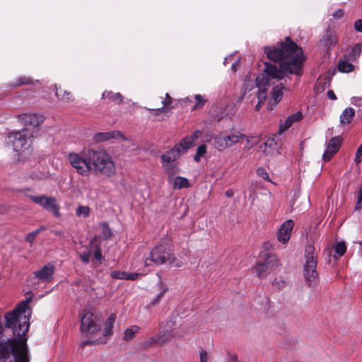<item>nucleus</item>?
Masks as SVG:
<instances>
[{
  "mask_svg": "<svg viewBox=\"0 0 362 362\" xmlns=\"http://www.w3.org/2000/svg\"><path fill=\"white\" fill-rule=\"evenodd\" d=\"M264 52L268 59L275 64H264V73L256 78V85L259 90L257 93L259 103H264L267 98L270 79L281 80L286 73L301 75L303 54L302 49L290 37H287L278 47H266Z\"/></svg>",
  "mask_w": 362,
  "mask_h": 362,
  "instance_id": "obj_1",
  "label": "nucleus"
},
{
  "mask_svg": "<svg viewBox=\"0 0 362 362\" xmlns=\"http://www.w3.org/2000/svg\"><path fill=\"white\" fill-rule=\"evenodd\" d=\"M30 300L21 302L11 312L5 315L6 328L12 329L14 338L0 342V360L3 362H30L25 334L29 329L31 310Z\"/></svg>",
  "mask_w": 362,
  "mask_h": 362,
  "instance_id": "obj_2",
  "label": "nucleus"
},
{
  "mask_svg": "<svg viewBox=\"0 0 362 362\" xmlns=\"http://www.w3.org/2000/svg\"><path fill=\"white\" fill-rule=\"evenodd\" d=\"M87 157L91 160L90 173L105 177H110L115 174V163L106 152L88 149Z\"/></svg>",
  "mask_w": 362,
  "mask_h": 362,
  "instance_id": "obj_3",
  "label": "nucleus"
},
{
  "mask_svg": "<svg viewBox=\"0 0 362 362\" xmlns=\"http://www.w3.org/2000/svg\"><path fill=\"white\" fill-rule=\"evenodd\" d=\"M174 260L175 256L171 248L170 240L165 237L152 249L148 257L145 259L144 264L146 267H151L173 263Z\"/></svg>",
  "mask_w": 362,
  "mask_h": 362,
  "instance_id": "obj_4",
  "label": "nucleus"
},
{
  "mask_svg": "<svg viewBox=\"0 0 362 362\" xmlns=\"http://www.w3.org/2000/svg\"><path fill=\"white\" fill-rule=\"evenodd\" d=\"M317 264V254L314 246L311 245H307L305 252V263L303 272L305 283L310 287L315 286L318 281Z\"/></svg>",
  "mask_w": 362,
  "mask_h": 362,
  "instance_id": "obj_5",
  "label": "nucleus"
},
{
  "mask_svg": "<svg viewBox=\"0 0 362 362\" xmlns=\"http://www.w3.org/2000/svg\"><path fill=\"white\" fill-rule=\"evenodd\" d=\"M213 141L215 148L218 151H223L238 142H243L245 141L247 144H249L250 139L249 136L242 134L240 132L234 131L228 134L221 133L214 136L213 137Z\"/></svg>",
  "mask_w": 362,
  "mask_h": 362,
  "instance_id": "obj_6",
  "label": "nucleus"
},
{
  "mask_svg": "<svg viewBox=\"0 0 362 362\" xmlns=\"http://www.w3.org/2000/svg\"><path fill=\"white\" fill-rule=\"evenodd\" d=\"M88 151L79 154L70 153L68 155V160L76 172L82 176H88L91 171V160L88 157Z\"/></svg>",
  "mask_w": 362,
  "mask_h": 362,
  "instance_id": "obj_7",
  "label": "nucleus"
},
{
  "mask_svg": "<svg viewBox=\"0 0 362 362\" xmlns=\"http://www.w3.org/2000/svg\"><path fill=\"white\" fill-rule=\"evenodd\" d=\"M181 150L177 146L165 152L161 156V163L165 171L173 176L177 173L175 161L180 156Z\"/></svg>",
  "mask_w": 362,
  "mask_h": 362,
  "instance_id": "obj_8",
  "label": "nucleus"
},
{
  "mask_svg": "<svg viewBox=\"0 0 362 362\" xmlns=\"http://www.w3.org/2000/svg\"><path fill=\"white\" fill-rule=\"evenodd\" d=\"M99 318L94 316L93 313L88 308H85L82 313L81 320V331L84 333H95L100 330Z\"/></svg>",
  "mask_w": 362,
  "mask_h": 362,
  "instance_id": "obj_9",
  "label": "nucleus"
},
{
  "mask_svg": "<svg viewBox=\"0 0 362 362\" xmlns=\"http://www.w3.org/2000/svg\"><path fill=\"white\" fill-rule=\"evenodd\" d=\"M29 198L35 204L42 206L45 210L52 213L56 218H60V206L57 204V199L54 197H48L45 195L33 196L30 195Z\"/></svg>",
  "mask_w": 362,
  "mask_h": 362,
  "instance_id": "obj_10",
  "label": "nucleus"
},
{
  "mask_svg": "<svg viewBox=\"0 0 362 362\" xmlns=\"http://www.w3.org/2000/svg\"><path fill=\"white\" fill-rule=\"evenodd\" d=\"M279 264V260L275 255L266 254L264 260L259 262L255 267V272L259 278L269 274Z\"/></svg>",
  "mask_w": 362,
  "mask_h": 362,
  "instance_id": "obj_11",
  "label": "nucleus"
},
{
  "mask_svg": "<svg viewBox=\"0 0 362 362\" xmlns=\"http://www.w3.org/2000/svg\"><path fill=\"white\" fill-rule=\"evenodd\" d=\"M8 144H11L16 152L23 151L29 147L27 138L21 132H11L8 135Z\"/></svg>",
  "mask_w": 362,
  "mask_h": 362,
  "instance_id": "obj_12",
  "label": "nucleus"
},
{
  "mask_svg": "<svg viewBox=\"0 0 362 362\" xmlns=\"http://www.w3.org/2000/svg\"><path fill=\"white\" fill-rule=\"evenodd\" d=\"M342 143V138L340 136H334L328 141L326 149L322 155L324 161H329L332 157L339 151Z\"/></svg>",
  "mask_w": 362,
  "mask_h": 362,
  "instance_id": "obj_13",
  "label": "nucleus"
},
{
  "mask_svg": "<svg viewBox=\"0 0 362 362\" xmlns=\"http://www.w3.org/2000/svg\"><path fill=\"white\" fill-rule=\"evenodd\" d=\"M293 226L294 222L293 220L289 219L284 221L277 232L278 240L283 244L286 243L291 238V233Z\"/></svg>",
  "mask_w": 362,
  "mask_h": 362,
  "instance_id": "obj_14",
  "label": "nucleus"
},
{
  "mask_svg": "<svg viewBox=\"0 0 362 362\" xmlns=\"http://www.w3.org/2000/svg\"><path fill=\"white\" fill-rule=\"evenodd\" d=\"M54 267L48 264L43 266L39 271L34 273L35 277L42 282H49L53 278Z\"/></svg>",
  "mask_w": 362,
  "mask_h": 362,
  "instance_id": "obj_15",
  "label": "nucleus"
},
{
  "mask_svg": "<svg viewBox=\"0 0 362 362\" xmlns=\"http://www.w3.org/2000/svg\"><path fill=\"white\" fill-rule=\"evenodd\" d=\"M338 42L336 33L329 28L327 29L326 33L319 41V46L327 50L334 46Z\"/></svg>",
  "mask_w": 362,
  "mask_h": 362,
  "instance_id": "obj_16",
  "label": "nucleus"
},
{
  "mask_svg": "<svg viewBox=\"0 0 362 362\" xmlns=\"http://www.w3.org/2000/svg\"><path fill=\"white\" fill-rule=\"evenodd\" d=\"M19 121L25 126L36 127L43 121L42 116L37 114H22L18 115Z\"/></svg>",
  "mask_w": 362,
  "mask_h": 362,
  "instance_id": "obj_17",
  "label": "nucleus"
},
{
  "mask_svg": "<svg viewBox=\"0 0 362 362\" xmlns=\"http://www.w3.org/2000/svg\"><path fill=\"white\" fill-rule=\"evenodd\" d=\"M101 100H104L105 104L115 103L122 104L124 97L120 93H114L112 90H105L101 96Z\"/></svg>",
  "mask_w": 362,
  "mask_h": 362,
  "instance_id": "obj_18",
  "label": "nucleus"
},
{
  "mask_svg": "<svg viewBox=\"0 0 362 362\" xmlns=\"http://www.w3.org/2000/svg\"><path fill=\"white\" fill-rule=\"evenodd\" d=\"M121 138L123 140H125L126 138L119 131H110L108 132H99L97 133L94 139L96 141H107L110 139H118Z\"/></svg>",
  "mask_w": 362,
  "mask_h": 362,
  "instance_id": "obj_19",
  "label": "nucleus"
},
{
  "mask_svg": "<svg viewBox=\"0 0 362 362\" xmlns=\"http://www.w3.org/2000/svg\"><path fill=\"white\" fill-rule=\"evenodd\" d=\"M55 87V95L58 98L59 100L63 103H71L74 100V97L71 93L67 91L66 90H64L61 88V86H58L57 84L54 85Z\"/></svg>",
  "mask_w": 362,
  "mask_h": 362,
  "instance_id": "obj_20",
  "label": "nucleus"
},
{
  "mask_svg": "<svg viewBox=\"0 0 362 362\" xmlns=\"http://www.w3.org/2000/svg\"><path fill=\"white\" fill-rule=\"evenodd\" d=\"M303 118V114L298 111L289 115L283 124L280 125V131H286L293 123L300 121Z\"/></svg>",
  "mask_w": 362,
  "mask_h": 362,
  "instance_id": "obj_21",
  "label": "nucleus"
},
{
  "mask_svg": "<svg viewBox=\"0 0 362 362\" xmlns=\"http://www.w3.org/2000/svg\"><path fill=\"white\" fill-rule=\"evenodd\" d=\"M355 116V111L352 107H346L340 115V124L342 126L349 124Z\"/></svg>",
  "mask_w": 362,
  "mask_h": 362,
  "instance_id": "obj_22",
  "label": "nucleus"
},
{
  "mask_svg": "<svg viewBox=\"0 0 362 362\" xmlns=\"http://www.w3.org/2000/svg\"><path fill=\"white\" fill-rule=\"evenodd\" d=\"M347 59V55H344L343 59H340L338 62V70L342 73H349L354 71V65Z\"/></svg>",
  "mask_w": 362,
  "mask_h": 362,
  "instance_id": "obj_23",
  "label": "nucleus"
},
{
  "mask_svg": "<svg viewBox=\"0 0 362 362\" xmlns=\"http://www.w3.org/2000/svg\"><path fill=\"white\" fill-rule=\"evenodd\" d=\"M283 88L284 87L282 83H279L273 88V92L269 104H272V101H273V105H275L281 100L283 96Z\"/></svg>",
  "mask_w": 362,
  "mask_h": 362,
  "instance_id": "obj_24",
  "label": "nucleus"
},
{
  "mask_svg": "<svg viewBox=\"0 0 362 362\" xmlns=\"http://www.w3.org/2000/svg\"><path fill=\"white\" fill-rule=\"evenodd\" d=\"M116 320V315L112 313L107 319L103 330L104 337H110L112 334V328Z\"/></svg>",
  "mask_w": 362,
  "mask_h": 362,
  "instance_id": "obj_25",
  "label": "nucleus"
},
{
  "mask_svg": "<svg viewBox=\"0 0 362 362\" xmlns=\"http://www.w3.org/2000/svg\"><path fill=\"white\" fill-rule=\"evenodd\" d=\"M194 145V139L189 136L183 138L177 144V147L181 150V154L185 153Z\"/></svg>",
  "mask_w": 362,
  "mask_h": 362,
  "instance_id": "obj_26",
  "label": "nucleus"
},
{
  "mask_svg": "<svg viewBox=\"0 0 362 362\" xmlns=\"http://www.w3.org/2000/svg\"><path fill=\"white\" fill-rule=\"evenodd\" d=\"M140 330V327L137 325L131 326L129 328H127L124 332V339L126 341L132 340L136 334L139 332Z\"/></svg>",
  "mask_w": 362,
  "mask_h": 362,
  "instance_id": "obj_27",
  "label": "nucleus"
},
{
  "mask_svg": "<svg viewBox=\"0 0 362 362\" xmlns=\"http://www.w3.org/2000/svg\"><path fill=\"white\" fill-rule=\"evenodd\" d=\"M361 47H362V44H361V43L356 44L351 48V52L346 54V55H347V59L349 60L354 61V60H356L357 58H358L361 54V50H362Z\"/></svg>",
  "mask_w": 362,
  "mask_h": 362,
  "instance_id": "obj_28",
  "label": "nucleus"
},
{
  "mask_svg": "<svg viewBox=\"0 0 362 362\" xmlns=\"http://www.w3.org/2000/svg\"><path fill=\"white\" fill-rule=\"evenodd\" d=\"M189 186L188 180L183 177H177L174 182L175 189H182Z\"/></svg>",
  "mask_w": 362,
  "mask_h": 362,
  "instance_id": "obj_29",
  "label": "nucleus"
},
{
  "mask_svg": "<svg viewBox=\"0 0 362 362\" xmlns=\"http://www.w3.org/2000/svg\"><path fill=\"white\" fill-rule=\"evenodd\" d=\"M334 250L335 254L338 255V257L343 256L346 251V246L345 243L344 242H338L334 246Z\"/></svg>",
  "mask_w": 362,
  "mask_h": 362,
  "instance_id": "obj_30",
  "label": "nucleus"
},
{
  "mask_svg": "<svg viewBox=\"0 0 362 362\" xmlns=\"http://www.w3.org/2000/svg\"><path fill=\"white\" fill-rule=\"evenodd\" d=\"M90 208L88 206H78L76 210V214L77 216H83L86 218L89 216Z\"/></svg>",
  "mask_w": 362,
  "mask_h": 362,
  "instance_id": "obj_31",
  "label": "nucleus"
},
{
  "mask_svg": "<svg viewBox=\"0 0 362 362\" xmlns=\"http://www.w3.org/2000/svg\"><path fill=\"white\" fill-rule=\"evenodd\" d=\"M44 230H45V228L42 226L35 230H33L28 233L25 237V240L30 243H33L36 236Z\"/></svg>",
  "mask_w": 362,
  "mask_h": 362,
  "instance_id": "obj_32",
  "label": "nucleus"
},
{
  "mask_svg": "<svg viewBox=\"0 0 362 362\" xmlns=\"http://www.w3.org/2000/svg\"><path fill=\"white\" fill-rule=\"evenodd\" d=\"M102 227V233L104 238L107 239L110 238L112 235V231L107 224V223L104 222L101 223Z\"/></svg>",
  "mask_w": 362,
  "mask_h": 362,
  "instance_id": "obj_33",
  "label": "nucleus"
},
{
  "mask_svg": "<svg viewBox=\"0 0 362 362\" xmlns=\"http://www.w3.org/2000/svg\"><path fill=\"white\" fill-rule=\"evenodd\" d=\"M194 98L196 100V103L194 106L192 107V110H196L202 107L206 102L203 97L201 95H196L194 96Z\"/></svg>",
  "mask_w": 362,
  "mask_h": 362,
  "instance_id": "obj_34",
  "label": "nucleus"
},
{
  "mask_svg": "<svg viewBox=\"0 0 362 362\" xmlns=\"http://www.w3.org/2000/svg\"><path fill=\"white\" fill-rule=\"evenodd\" d=\"M106 341L107 340L104 339H98L96 340H86L82 342L81 345L85 346L88 345L103 344H105Z\"/></svg>",
  "mask_w": 362,
  "mask_h": 362,
  "instance_id": "obj_35",
  "label": "nucleus"
},
{
  "mask_svg": "<svg viewBox=\"0 0 362 362\" xmlns=\"http://www.w3.org/2000/svg\"><path fill=\"white\" fill-rule=\"evenodd\" d=\"M31 78L28 76H21L16 81V86H21L23 85H28L32 83Z\"/></svg>",
  "mask_w": 362,
  "mask_h": 362,
  "instance_id": "obj_36",
  "label": "nucleus"
},
{
  "mask_svg": "<svg viewBox=\"0 0 362 362\" xmlns=\"http://www.w3.org/2000/svg\"><path fill=\"white\" fill-rule=\"evenodd\" d=\"M127 273L121 271H113L111 272V277L116 279H127Z\"/></svg>",
  "mask_w": 362,
  "mask_h": 362,
  "instance_id": "obj_37",
  "label": "nucleus"
},
{
  "mask_svg": "<svg viewBox=\"0 0 362 362\" xmlns=\"http://www.w3.org/2000/svg\"><path fill=\"white\" fill-rule=\"evenodd\" d=\"M149 112L154 116H158L160 114L166 113L169 112V108H166L165 107H162L156 109H148Z\"/></svg>",
  "mask_w": 362,
  "mask_h": 362,
  "instance_id": "obj_38",
  "label": "nucleus"
},
{
  "mask_svg": "<svg viewBox=\"0 0 362 362\" xmlns=\"http://www.w3.org/2000/svg\"><path fill=\"white\" fill-rule=\"evenodd\" d=\"M173 99L168 93L165 94V97L164 100L162 101L163 107H165L166 108H169V110L171 109L170 105L172 103Z\"/></svg>",
  "mask_w": 362,
  "mask_h": 362,
  "instance_id": "obj_39",
  "label": "nucleus"
},
{
  "mask_svg": "<svg viewBox=\"0 0 362 362\" xmlns=\"http://www.w3.org/2000/svg\"><path fill=\"white\" fill-rule=\"evenodd\" d=\"M362 208V187L360 189L358 196H357V201L355 206V210L358 211L360 210Z\"/></svg>",
  "mask_w": 362,
  "mask_h": 362,
  "instance_id": "obj_40",
  "label": "nucleus"
},
{
  "mask_svg": "<svg viewBox=\"0 0 362 362\" xmlns=\"http://www.w3.org/2000/svg\"><path fill=\"white\" fill-rule=\"evenodd\" d=\"M90 257V252H83L80 254V258L83 262L88 264Z\"/></svg>",
  "mask_w": 362,
  "mask_h": 362,
  "instance_id": "obj_41",
  "label": "nucleus"
},
{
  "mask_svg": "<svg viewBox=\"0 0 362 362\" xmlns=\"http://www.w3.org/2000/svg\"><path fill=\"white\" fill-rule=\"evenodd\" d=\"M257 175L264 180L269 179V175L263 168H259L257 169Z\"/></svg>",
  "mask_w": 362,
  "mask_h": 362,
  "instance_id": "obj_42",
  "label": "nucleus"
},
{
  "mask_svg": "<svg viewBox=\"0 0 362 362\" xmlns=\"http://www.w3.org/2000/svg\"><path fill=\"white\" fill-rule=\"evenodd\" d=\"M351 103L353 105L361 107L362 106V98L353 97L351 99Z\"/></svg>",
  "mask_w": 362,
  "mask_h": 362,
  "instance_id": "obj_43",
  "label": "nucleus"
},
{
  "mask_svg": "<svg viewBox=\"0 0 362 362\" xmlns=\"http://www.w3.org/2000/svg\"><path fill=\"white\" fill-rule=\"evenodd\" d=\"M206 152V146L205 144L200 145L197 149L196 153L197 156H203Z\"/></svg>",
  "mask_w": 362,
  "mask_h": 362,
  "instance_id": "obj_44",
  "label": "nucleus"
},
{
  "mask_svg": "<svg viewBox=\"0 0 362 362\" xmlns=\"http://www.w3.org/2000/svg\"><path fill=\"white\" fill-rule=\"evenodd\" d=\"M94 257L98 260V261H101L102 258H103V255H102V252H101V249L99 246H97L96 247V250H95L94 252Z\"/></svg>",
  "mask_w": 362,
  "mask_h": 362,
  "instance_id": "obj_45",
  "label": "nucleus"
},
{
  "mask_svg": "<svg viewBox=\"0 0 362 362\" xmlns=\"http://www.w3.org/2000/svg\"><path fill=\"white\" fill-rule=\"evenodd\" d=\"M139 276H140V274L136 272H134V273H128L127 272L126 280L134 281V280H136Z\"/></svg>",
  "mask_w": 362,
  "mask_h": 362,
  "instance_id": "obj_46",
  "label": "nucleus"
},
{
  "mask_svg": "<svg viewBox=\"0 0 362 362\" xmlns=\"http://www.w3.org/2000/svg\"><path fill=\"white\" fill-rule=\"evenodd\" d=\"M200 362H207L208 361V354L205 350H202L200 351Z\"/></svg>",
  "mask_w": 362,
  "mask_h": 362,
  "instance_id": "obj_47",
  "label": "nucleus"
},
{
  "mask_svg": "<svg viewBox=\"0 0 362 362\" xmlns=\"http://www.w3.org/2000/svg\"><path fill=\"white\" fill-rule=\"evenodd\" d=\"M354 28L358 32L362 33V19H359L355 21Z\"/></svg>",
  "mask_w": 362,
  "mask_h": 362,
  "instance_id": "obj_48",
  "label": "nucleus"
},
{
  "mask_svg": "<svg viewBox=\"0 0 362 362\" xmlns=\"http://www.w3.org/2000/svg\"><path fill=\"white\" fill-rule=\"evenodd\" d=\"M165 291L164 290V291H163L162 292H160V293L156 296V298H154V299L152 300V302H151V305H156V303H158L160 301V300L162 298V297H163V294H164Z\"/></svg>",
  "mask_w": 362,
  "mask_h": 362,
  "instance_id": "obj_49",
  "label": "nucleus"
},
{
  "mask_svg": "<svg viewBox=\"0 0 362 362\" xmlns=\"http://www.w3.org/2000/svg\"><path fill=\"white\" fill-rule=\"evenodd\" d=\"M344 15V11L342 9H338L333 13V17L335 19H340Z\"/></svg>",
  "mask_w": 362,
  "mask_h": 362,
  "instance_id": "obj_50",
  "label": "nucleus"
},
{
  "mask_svg": "<svg viewBox=\"0 0 362 362\" xmlns=\"http://www.w3.org/2000/svg\"><path fill=\"white\" fill-rule=\"evenodd\" d=\"M327 96L329 99H331L332 100H337V96L332 90H329L327 91Z\"/></svg>",
  "mask_w": 362,
  "mask_h": 362,
  "instance_id": "obj_51",
  "label": "nucleus"
},
{
  "mask_svg": "<svg viewBox=\"0 0 362 362\" xmlns=\"http://www.w3.org/2000/svg\"><path fill=\"white\" fill-rule=\"evenodd\" d=\"M361 156H362V153H358V150H357L356 152V154H355L354 161L356 163H361Z\"/></svg>",
  "mask_w": 362,
  "mask_h": 362,
  "instance_id": "obj_52",
  "label": "nucleus"
},
{
  "mask_svg": "<svg viewBox=\"0 0 362 362\" xmlns=\"http://www.w3.org/2000/svg\"><path fill=\"white\" fill-rule=\"evenodd\" d=\"M201 134H202V132L199 130H197L194 132L193 135L190 137L193 138L194 140L195 139H197L198 137H199L201 136Z\"/></svg>",
  "mask_w": 362,
  "mask_h": 362,
  "instance_id": "obj_53",
  "label": "nucleus"
},
{
  "mask_svg": "<svg viewBox=\"0 0 362 362\" xmlns=\"http://www.w3.org/2000/svg\"><path fill=\"white\" fill-rule=\"evenodd\" d=\"M159 341H160V338L156 339V338L152 337L149 339V341H148L146 342V344H156V343L158 342Z\"/></svg>",
  "mask_w": 362,
  "mask_h": 362,
  "instance_id": "obj_54",
  "label": "nucleus"
},
{
  "mask_svg": "<svg viewBox=\"0 0 362 362\" xmlns=\"http://www.w3.org/2000/svg\"><path fill=\"white\" fill-rule=\"evenodd\" d=\"M240 64V62L239 61H236L232 65H231V69L234 71H235L237 70V68L238 66H239Z\"/></svg>",
  "mask_w": 362,
  "mask_h": 362,
  "instance_id": "obj_55",
  "label": "nucleus"
},
{
  "mask_svg": "<svg viewBox=\"0 0 362 362\" xmlns=\"http://www.w3.org/2000/svg\"><path fill=\"white\" fill-rule=\"evenodd\" d=\"M52 233L59 237H64V233L60 230H52Z\"/></svg>",
  "mask_w": 362,
  "mask_h": 362,
  "instance_id": "obj_56",
  "label": "nucleus"
},
{
  "mask_svg": "<svg viewBox=\"0 0 362 362\" xmlns=\"http://www.w3.org/2000/svg\"><path fill=\"white\" fill-rule=\"evenodd\" d=\"M226 194L228 197H232L233 196V192L230 189L226 191Z\"/></svg>",
  "mask_w": 362,
  "mask_h": 362,
  "instance_id": "obj_57",
  "label": "nucleus"
},
{
  "mask_svg": "<svg viewBox=\"0 0 362 362\" xmlns=\"http://www.w3.org/2000/svg\"><path fill=\"white\" fill-rule=\"evenodd\" d=\"M200 157H201L200 156H197V154L196 153V154H195V156H194V160L195 161L198 162V161H199V160H200Z\"/></svg>",
  "mask_w": 362,
  "mask_h": 362,
  "instance_id": "obj_58",
  "label": "nucleus"
},
{
  "mask_svg": "<svg viewBox=\"0 0 362 362\" xmlns=\"http://www.w3.org/2000/svg\"><path fill=\"white\" fill-rule=\"evenodd\" d=\"M262 104H263V103H259V102H258V103H257V105H256V106H255V109H256V110H259V109L261 107V106H262Z\"/></svg>",
  "mask_w": 362,
  "mask_h": 362,
  "instance_id": "obj_59",
  "label": "nucleus"
},
{
  "mask_svg": "<svg viewBox=\"0 0 362 362\" xmlns=\"http://www.w3.org/2000/svg\"><path fill=\"white\" fill-rule=\"evenodd\" d=\"M244 95H245V93H244L243 94H242V95L240 97V98H239V100H238V101H239V102H241V101H242V100H243V98H244Z\"/></svg>",
  "mask_w": 362,
  "mask_h": 362,
  "instance_id": "obj_60",
  "label": "nucleus"
},
{
  "mask_svg": "<svg viewBox=\"0 0 362 362\" xmlns=\"http://www.w3.org/2000/svg\"><path fill=\"white\" fill-rule=\"evenodd\" d=\"M268 142H269V141L264 142V146H267V145H268Z\"/></svg>",
  "mask_w": 362,
  "mask_h": 362,
  "instance_id": "obj_61",
  "label": "nucleus"
},
{
  "mask_svg": "<svg viewBox=\"0 0 362 362\" xmlns=\"http://www.w3.org/2000/svg\"><path fill=\"white\" fill-rule=\"evenodd\" d=\"M359 243H360V245H362V242H360Z\"/></svg>",
  "mask_w": 362,
  "mask_h": 362,
  "instance_id": "obj_62",
  "label": "nucleus"
}]
</instances>
